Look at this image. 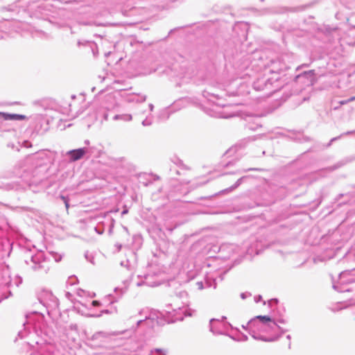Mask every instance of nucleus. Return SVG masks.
<instances>
[{"label": "nucleus", "mask_w": 355, "mask_h": 355, "mask_svg": "<svg viewBox=\"0 0 355 355\" xmlns=\"http://www.w3.org/2000/svg\"><path fill=\"white\" fill-rule=\"evenodd\" d=\"M243 329H248L250 331L252 336L257 340H261L263 341L271 342L274 341L276 338H265L263 336L257 337L256 336V331L261 332L272 333L276 332L277 330H281L282 333L284 331L281 327L274 320L267 315H258L254 318L250 320L246 326H242Z\"/></svg>", "instance_id": "1"}, {"label": "nucleus", "mask_w": 355, "mask_h": 355, "mask_svg": "<svg viewBox=\"0 0 355 355\" xmlns=\"http://www.w3.org/2000/svg\"><path fill=\"white\" fill-rule=\"evenodd\" d=\"M279 78V74L277 73H273L271 78H259L254 82L253 87L257 91L265 92L267 96H270L280 88L278 83Z\"/></svg>", "instance_id": "2"}, {"label": "nucleus", "mask_w": 355, "mask_h": 355, "mask_svg": "<svg viewBox=\"0 0 355 355\" xmlns=\"http://www.w3.org/2000/svg\"><path fill=\"white\" fill-rule=\"evenodd\" d=\"M230 105L220 107L218 105H214L210 109L209 114L214 117L227 119L234 115L230 112Z\"/></svg>", "instance_id": "3"}, {"label": "nucleus", "mask_w": 355, "mask_h": 355, "mask_svg": "<svg viewBox=\"0 0 355 355\" xmlns=\"http://www.w3.org/2000/svg\"><path fill=\"white\" fill-rule=\"evenodd\" d=\"M31 261L33 263V268L34 270H39L45 268V257L42 252H40L34 256H32Z\"/></svg>", "instance_id": "4"}, {"label": "nucleus", "mask_w": 355, "mask_h": 355, "mask_svg": "<svg viewBox=\"0 0 355 355\" xmlns=\"http://www.w3.org/2000/svg\"><path fill=\"white\" fill-rule=\"evenodd\" d=\"M88 153L87 148H80L75 150H69L67 153L70 162H76L81 159L86 153Z\"/></svg>", "instance_id": "5"}, {"label": "nucleus", "mask_w": 355, "mask_h": 355, "mask_svg": "<svg viewBox=\"0 0 355 355\" xmlns=\"http://www.w3.org/2000/svg\"><path fill=\"white\" fill-rule=\"evenodd\" d=\"M187 311V309L183 307L182 309L180 307H175L173 309V312L174 313L173 315V317L174 318L171 320H168L167 322H174L176 320H182L184 318V315H191V313H186Z\"/></svg>", "instance_id": "6"}, {"label": "nucleus", "mask_w": 355, "mask_h": 355, "mask_svg": "<svg viewBox=\"0 0 355 355\" xmlns=\"http://www.w3.org/2000/svg\"><path fill=\"white\" fill-rule=\"evenodd\" d=\"M0 117L4 120L11 121H21L26 118L25 115L18 114H8L5 112H0Z\"/></svg>", "instance_id": "7"}, {"label": "nucleus", "mask_w": 355, "mask_h": 355, "mask_svg": "<svg viewBox=\"0 0 355 355\" xmlns=\"http://www.w3.org/2000/svg\"><path fill=\"white\" fill-rule=\"evenodd\" d=\"M221 323L217 319H211L209 322V329L214 334H222V329L220 328Z\"/></svg>", "instance_id": "8"}, {"label": "nucleus", "mask_w": 355, "mask_h": 355, "mask_svg": "<svg viewBox=\"0 0 355 355\" xmlns=\"http://www.w3.org/2000/svg\"><path fill=\"white\" fill-rule=\"evenodd\" d=\"M146 96L145 95L131 94L127 96L126 101L128 103H143L146 101Z\"/></svg>", "instance_id": "9"}, {"label": "nucleus", "mask_w": 355, "mask_h": 355, "mask_svg": "<svg viewBox=\"0 0 355 355\" xmlns=\"http://www.w3.org/2000/svg\"><path fill=\"white\" fill-rule=\"evenodd\" d=\"M114 120H123L125 121H130L132 119V116L131 114H116L113 117Z\"/></svg>", "instance_id": "10"}, {"label": "nucleus", "mask_w": 355, "mask_h": 355, "mask_svg": "<svg viewBox=\"0 0 355 355\" xmlns=\"http://www.w3.org/2000/svg\"><path fill=\"white\" fill-rule=\"evenodd\" d=\"M152 124V119L149 117H146L143 121L142 125L144 126H148Z\"/></svg>", "instance_id": "11"}, {"label": "nucleus", "mask_w": 355, "mask_h": 355, "mask_svg": "<svg viewBox=\"0 0 355 355\" xmlns=\"http://www.w3.org/2000/svg\"><path fill=\"white\" fill-rule=\"evenodd\" d=\"M153 320V318H151L150 316L148 317V316L146 315L145 316V319L144 320H143V319L139 320L137 321V326H139L143 322H146L147 320Z\"/></svg>", "instance_id": "12"}, {"label": "nucleus", "mask_w": 355, "mask_h": 355, "mask_svg": "<svg viewBox=\"0 0 355 355\" xmlns=\"http://www.w3.org/2000/svg\"><path fill=\"white\" fill-rule=\"evenodd\" d=\"M110 311L108 310H103L101 311V313L99 314H92L90 315L91 317H96V318H98V317H101L103 313H109Z\"/></svg>", "instance_id": "13"}, {"label": "nucleus", "mask_w": 355, "mask_h": 355, "mask_svg": "<svg viewBox=\"0 0 355 355\" xmlns=\"http://www.w3.org/2000/svg\"><path fill=\"white\" fill-rule=\"evenodd\" d=\"M101 336H105V333L99 331V332H97V333H96L95 334L93 335V338L96 339V338H98V337H100Z\"/></svg>", "instance_id": "14"}, {"label": "nucleus", "mask_w": 355, "mask_h": 355, "mask_svg": "<svg viewBox=\"0 0 355 355\" xmlns=\"http://www.w3.org/2000/svg\"><path fill=\"white\" fill-rule=\"evenodd\" d=\"M51 256L53 257L55 261H56V262H58L62 259V257L60 255H58V254L53 255L52 254Z\"/></svg>", "instance_id": "15"}, {"label": "nucleus", "mask_w": 355, "mask_h": 355, "mask_svg": "<svg viewBox=\"0 0 355 355\" xmlns=\"http://www.w3.org/2000/svg\"><path fill=\"white\" fill-rule=\"evenodd\" d=\"M101 304V302L99 301H97V300H94L92 302V306H98Z\"/></svg>", "instance_id": "16"}, {"label": "nucleus", "mask_w": 355, "mask_h": 355, "mask_svg": "<svg viewBox=\"0 0 355 355\" xmlns=\"http://www.w3.org/2000/svg\"><path fill=\"white\" fill-rule=\"evenodd\" d=\"M23 146L26 148H28L31 146V144L28 141H24L23 142Z\"/></svg>", "instance_id": "17"}, {"label": "nucleus", "mask_w": 355, "mask_h": 355, "mask_svg": "<svg viewBox=\"0 0 355 355\" xmlns=\"http://www.w3.org/2000/svg\"><path fill=\"white\" fill-rule=\"evenodd\" d=\"M155 352L158 354V355H166L164 353H163L162 350L160 349H155Z\"/></svg>", "instance_id": "18"}, {"label": "nucleus", "mask_w": 355, "mask_h": 355, "mask_svg": "<svg viewBox=\"0 0 355 355\" xmlns=\"http://www.w3.org/2000/svg\"><path fill=\"white\" fill-rule=\"evenodd\" d=\"M355 100V96H353L352 98H350L349 99H348L347 101H341L340 103L341 104H345V103H347V102H350V101H352Z\"/></svg>", "instance_id": "19"}, {"label": "nucleus", "mask_w": 355, "mask_h": 355, "mask_svg": "<svg viewBox=\"0 0 355 355\" xmlns=\"http://www.w3.org/2000/svg\"><path fill=\"white\" fill-rule=\"evenodd\" d=\"M50 298H51V300L52 301V302L56 305V302H55V297H53L51 294H49Z\"/></svg>", "instance_id": "20"}, {"label": "nucleus", "mask_w": 355, "mask_h": 355, "mask_svg": "<svg viewBox=\"0 0 355 355\" xmlns=\"http://www.w3.org/2000/svg\"><path fill=\"white\" fill-rule=\"evenodd\" d=\"M197 285H198L199 289L201 290L203 288V283L202 282H197Z\"/></svg>", "instance_id": "21"}, {"label": "nucleus", "mask_w": 355, "mask_h": 355, "mask_svg": "<svg viewBox=\"0 0 355 355\" xmlns=\"http://www.w3.org/2000/svg\"><path fill=\"white\" fill-rule=\"evenodd\" d=\"M85 291H83V290H79V291H78V293H78V295H80V296H83V295H84V294H85Z\"/></svg>", "instance_id": "22"}, {"label": "nucleus", "mask_w": 355, "mask_h": 355, "mask_svg": "<svg viewBox=\"0 0 355 355\" xmlns=\"http://www.w3.org/2000/svg\"><path fill=\"white\" fill-rule=\"evenodd\" d=\"M241 181H242V178L239 179V180H237V182H236V183L235 186H234V188L237 187L241 184Z\"/></svg>", "instance_id": "23"}, {"label": "nucleus", "mask_w": 355, "mask_h": 355, "mask_svg": "<svg viewBox=\"0 0 355 355\" xmlns=\"http://www.w3.org/2000/svg\"><path fill=\"white\" fill-rule=\"evenodd\" d=\"M62 199H63V200H64V203H65V205H66L67 209H68V207H69V204H68L67 200L65 199V198H64V197H63V196H62Z\"/></svg>", "instance_id": "24"}, {"label": "nucleus", "mask_w": 355, "mask_h": 355, "mask_svg": "<svg viewBox=\"0 0 355 355\" xmlns=\"http://www.w3.org/2000/svg\"><path fill=\"white\" fill-rule=\"evenodd\" d=\"M148 107H149L150 111L152 112L153 110L154 105L152 103H150L148 105Z\"/></svg>", "instance_id": "25"}, {"label": "nucleus", "mask_w": 355, "mask_h": 355, "mask_svg": "<svg viewBox=\"0 0 355 355\" xmlns=\"http://www.w3.org/2000/svg\"><path fill=\"white\" fill-rule=\"evenodd\" d=\"M247 296H248V295L246 293H241V297L242 299H243V300L245 299L247 297Z\"/></svg>", "instance_id": "26"}, {"label": "nucleus", "mask_w": 355, "mask_h": 355, "mask_svg": "<svg viewBox=\"0 0 355 355\" xmlns=\"http://www.w3.org/2000/svg\"><path fill=\"white\" fill-rule=\"evenodd\" d=\"M95 230H96V232L98 234H103V230H101H101H98L97 227H96V228H95Z\"/></svg>", "instance_id": "27"}, {"label": "nucleus", "mask_w": 355, "mask_h": 355, "mask_svg": "<svg viewBox=\"0 0 355 355\" xmlns=\"http://www.w3.org/2000/svg\"><path fill=\"white\" fill-rule=\"evenodd\" d=\"M115 246L117 248V250L119 251L121 248V244H116Z\"/></svg>", "instance_id": "28"}, {"label": "nucleus", "mask_w": 355, "mask_h": 355, "mask_svg": "<svg viewBox=\"0 0 355 355\" xmlns=\"http://www.w3.org/2000/svg\"><path fill=\"white\" fill-rule=\"evenodd\" d=\"M340 166H341V165H339V166H333V167H331V168H330V170H331V171H334V170L336 169L337 168L340 167Z\"/></svg>", "instance_id": "29"}, {"label": "nucleus", "mask_w": 355, "mask_h": 355, "mask_svg": "<svg viewBox=\"0 0 355 355\" xmlns=\"http://www.w3.org/2000/svg\"><path fill=\"white\" fill-rule=\"evenodd\" d=\"M40 302L42 303L44 306H49V304L44 302L42 300H40Z\"/></svg>", "instance_id": "30"}, {"label": "nucleus", "mask_w": 355, "mask_h": 355, "mask_svg": "<svg viewBox=\"0 0 355 355\" xmlns=\"http://www.w3.org/2000/svg\"><path fill=\"white\" fill-rule=\"evenodd\" d=\"M257 168H248V170H245V171H257Z\"/></svg>", "instance_id": "31"}, {"label": "nucleus", "mask_w": 355, "mask_h": 355, "mask_svg": "<svg viewBox=\"0 0 355 355\" xmlns=\"http://www.w3.org/2000/svg\"><path fill=\"white\" fill-rule=\"evenodd\" d=\"M261 299V296H259L257 299H256V302H259Z\"/></svg>", "instance_id": "32"}, {"label": "nucleus", "mask_w": 355, "mask_h": 355, "mask_svg": "<svg viewBox=\"0 0 355 355\" xmlns=\"http://www.w3.org/2000/svg\"><path fill=\"white\" fill-rule=\"evenodd\" d=\"M271 302L277 303V299H273V300H271Z\"/></svg>", "instance_id": "33"}, {"label": "nucleus", "mask_w": 355, "mask_h": 355, "mask_svg": "<svg viewBox=\"0 0 355 355\" xmlns=\"http://www.w3.org/2000/svg\"><path fill=\"white\" fill-rule=\"evenodd\" d=\"M311 71H309V73H304L303 76H309L311 74Z\"/></svg>", "instance_id": "34"}, {"label": "nucleus", "mask_w": 355, "mask_h": 355, "mask_svg": "<svg viewBox=\"0 0 355 355\" xmlns=\"http://www.w3.org/2000/svg\"><path fill=\"white\" fill-rule=\"evenodd\" d=\"M337 139H338V137H334V138H333V139L331 140V142H332V141H334L336 140Z\"/></svg>", "instance_id": "35"}, {"label": "nucleus", "mask_w": 355, "mask_h": 355, "mask_svg": "<svg viewBox=\"0 0 355 355\" xmlns=\"http://www.w3.org/2000/svg\"><path fill=\"white\" fill-rule=\"evenodd\" d=\"M104 119H105V120H107V114L104 115Z\"/></svg>", "instance_id": "36"}, {"label": "nucleus", "mask_w": 355, "mask_h": 355, "mask_svg": "<svg viewBox=\"0 0 355 355\" xmlns=\"http://www.w3.org/2000/svg\"><path fill=\"white\" fill-rule=\"evenodd\" d=\"M127 212H128V211H127V210H123V211H122V214H126Z\"/></svg>", "instance_id": "37"}, {"label": "nucleus", "mask_w": 355, "mask_h": 355, "mask_svg": "<svg viewBox=\"0 0 355 355\" xmlns=\"http://www.w3.org/2000/svg\"><path fill=\"white\" fill-rule=\"evenodd\" d=\"M144 284V283H138V284H137V286H140L143 285Z\"/></svg>", "instance_id": "38"}, {"label": "nucleus", "mask_w": 355, "mask_h": 355, "mask_svg": "<svg viewBox=\"0 0 355 355\" xmlns=\"http://www.w3.org/2000/svg\"><path fill=\"white\" fill-rule=\"evenodd\" d=\"M85 143L86 144H89V140H86V141H85Z\"/></svg>", "instance_id": "39"}, {"label": "nucleus", "mask_w": 355, "mask_h": 355, "mask_svg": "<svg viewBox=\"0 0 355 355\" xmlns=\"http://www.w3.org/2000/svg\"><path fill=\"white\" fill-rule=\"evenodd\" d=\"M123 229L125 230V231L128 232V229H127V227H123Z\"/></svg>", "instance_id": "40"}, {"label": "nucleus", "mask_w": 355, "mask_h": 355, "mask_svg": "<svg viewBox=\"0 0 355 355\" xmlns=\"http://www.w3.org/2000/svg\"><path fill=\"white\" fill-rule=\"evenodd\" d=\"M222 319H223V320H225V319H226V317H225V316H223V317H222Z\"/></svg>", "instance_id": "41"}, {"label": "nucleus", "mask_w": 355, "mask_h": 355, "mask_svg": "<svg viewBox=\"0 0 355 355\" xmlns=\"http://www.w3.org/2000/svg\"><path fill=\"white\" fill-rule=\"evenodd\" d=\"M287 338H288V339H291V336H290L289 335H288V336H287Z\"/></svg>", "instance_id": "42"}, {"label": "nucleus", "mask_w": 355, "mask_h": 355, "mask_svg": "<svg viewBox=\"0 0 355 355\" xmlns=\"http://www.w3.org/2000/svg\"><path fill=\"white\" fill-rule=\"evenodd\" d=\"M166 312L171 314V311L169 310L166 311Z\"/></svg>", "instance_id": "43"}]
</instances>
